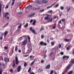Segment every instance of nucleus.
Returning a JSON list of instances; mask_svg holds the SVG:
<instances>
[{"instance_id": "nucleus-60", "label": "nucleus", "mask_w": 74, "mask_h": 74, "mask_svg": "<svg viewBox=\"0 0 74 74\" xmlns=\"http://www.w3.org/2000/svg\"><path fill=\"white\" fill-rule=\"evenodd\" d=\"M10 71L11 73H12L13 72V70L12 69H11L10 70Z\"/></svg>"}, {"instance_id": "nucleus-54", "label": "nucleus", "mask_w": 74, "mask_h": 74, "mask_svg": "<svg viewBox=\"0 0 74 74\" xmlns=\"http://www.w3.org/2000/svg\"><path fill=\"white\" fill-rule=\"evenodd\" d=\"M58 27H59L60 28V24L58 23Z\"/></svg>"}, {"instance_id": "nucleus-48", "label": "nucleus", "mask_w": 74, "mask_h": 74, "mask_svg": "<svg viewBox=\"0 0 74 74\" xmlns=\"http://www.w3.org/2000/svg\"><path fill=\"white\" fill-rule=\"evenodd\" d=\"M33 19H31L30 20V23H32V22H33Z\"/></svg>"}, {"instance_id": "nucleus-38", "label": "nucleus", "mask_w": 74, "mask_h": 74, "mask_svg": "<svg viewBox=\"0 0 74 74\" xmlns=\"http://www.w3.org/2000/svg\"><path fill=\"white\" fill-rule=\"evenodd\" d=\"M64 9V8L62 6H61L60 7V9L61 10H63Z\"/></svg>"}, {"instance_id": "nucleus-46", "label": "nucleus", "mask_w": 74, "mask_h": 74, "mask_svg": "<svg viewBox=\"0 0 74 74\" xmlns=\"http://www.w3.org/2000/svg\"><path fill=\"white\" fill-rule=\"evenodd\" d=\"M27 38L28 40H30V37L29 36H28L27 37Z\"/></svg>"}, {"instance_id": "nucleus-1", "label": "nucleus", "mask_w": 74, "mask_h": 74, "mask_svg": "<svg viewBox=\"0 0 74 74\" xmlns=\"http://www.w3.org/2000/svg\"><path fill=\"white\" fill-rule=\"evenodd\" d=\"M71 63L72 64H69L68 66H67V67H69V69L73 65V64H74V59L72 60V61L71 62Z\"/></svg>"}, {"instance_id": "nucleus-58", "label": "nucleus", "mask_w": 74, "mask_h": 74, "mask_svg": "<svg viewBox=\"0 0 74 74\" xmlns=\"http://www.w3.org/2000/svg\"><path fill=\"white\" fill-rule=\"evenodd\" d=\"M0 39L1 40H3V37L1 36L0 37Z\"/></svg>"}, {"instance_id": "nucleus-40", "label": "nucleus", "mask_w": 74, "mask_h": 74, "mask_svg": "<svg viewBox=\"0 0 74 74\" xmlns=\"http://www.w3.org/2000/svg\"><path fill=\"white\" fill-rule=\"evenodd\" d=\"M15 66V64L13 63V64L12 65V66H13V68H14Z\"/></svg>"}, {"instance_id": "nucleus-29", "label": "nucleus", "mask_w": 74, "mask_h": 74, "mask_svg": "<svg viewBox=\"0 0 74 74\" xmlns=\"http://www.w3.org/2000/svg\"><path fill=\"white\" fill-rule=\"evenodd\" d=\"M18 51V47L17 46H16L15 48V51L16 52Z\"/></svg>"}, {"instance_id": "nucleus-10", "label": "nucleus", "mask_w": 74, "mask_h": 74, "mask_svg": "<svg viewBox=\"0 0 74 74\" xmlns=\"http://www.w3.org/2000/svg\"><path fill=\"white\" fill-rule=\"evenodd\" d=\"M42 3H47L48 2V1L46 0H43L42 1Z\"/></svg>"}, {"instance_id": "nucleus-2", "label": "nucleus", "mask_w": 74, "mask_h": 74, "mask_svg": "<svg viewBox=\"0 0 74 74\" xmlns=\"http://www.w3.org/2000/svg\"><path fill=\"white\" fill-rule=\"evenodd\" d=\"M9 15V13L8 12H7L5 13V15L4 16V17L6 18V19H7L8 20H9V17L8 16Z\"/></svg>"}, {"instance_id": "nucleus-43", "label": "nucleus", "mask_w": 74, "mask_h": 74, "mask_svg": "<svg viewBox=\"0 0 74 74\" xmlns=\"http://www.w3.org/2000/svg\"><path fill=\"white\" fill-rule=\"evenodd\" d=\"M44 35H42L41 36V39H43L44 38Z\"/></svg>"}, {"instance_id": "nucleus-30", "label": "nucleus", "mask_w": 74, "mask_h": 74, "mask_svg": "<svg viewBox=\"0 0 74 74\" xmlns=\"http://www.w3.org/2000/svg\"><path fill=\"white\" fill-rule=\"evenodd\" d=\"M21 4H22L21 2H18L17 4L18 5H21Z\"/></svg>"}, {"instance_id": "nucleus-4", "label": "nucleus", "mask_w": 74, "mask_h": 74, "mask_svg": "<svg viewBox=\"0 0 74 74\" xmlns=\"http://www.w3.org/2000/svg\"><path fill=\"white\" fill-rule=\"evenodd\" d=\"M51 17V15L48 14V15H47V17H45L44 19L45 20H48L49 19V17Z\"/></svg>"}, {"instance_id": "nucleus-11", "label": "nucleus", "mask_w": 74, "mask_h": 74, "mask_svg": "<svg viewBox=\"0 0 74 74\" xmlns=\"http://www.w3.org/2000/svg\"><path fill=\"white\" fill-rule=\"evenodd\" d=\"M32 7V5H29L27 6L26 8V9H28V10H29V9H30Z\"/></svg>"}, {"instance_id": "nucleus-15", "label": "nucleus", "mask_w": 74, "mask_h": 74, "mask_svg": "<svg viewBox=\"0 0 74 74\" xmlns=\"http://www.w3.org/2000/svg\"><path fill=\"white\" fill-rule=\"evenodd\" d=\"M35 13H32L29 16L30 17H31L32 16H33L35 15Z\"/></svg>"}, {"instance_id": "nucleus-62", "label": "nucleus", "mask_w": 74, "mask_h": 74, "mask_svg": "<svg viewBox=\"0 0 74 74\" xmlns=\"http://www.w3.org/2000/svg\"><path fill=\"white\" fill-rule=\"evenodd\" d=\"M18 52L19 53H21V50H18Z\"/></svg>"}, {"instance_id": "nucleus-44", "label": "nucleus", "mask_w": 74, "mask_h": 74, "mask_svg": "<svg viewBox=\"0 0 74 74\" xmlns=\"http://www.w3.org/2000/svg\"><path fill=\"white\" fill-rule=\"evenodd\" d=\"M59 24H61L62 23H61V20H59V22H58V23Z\"/></svg>"}, {"instance_id": "nucleus-7", "label": "nucleus", "mask_w": 74, "mask_h": 74, "mask_svg": "<svg viewBox=\"0 0 74 74\" xmlns=\"http://www.w3.org/2000/svg\"><path fill=\"white\" fill-rule=\"evenodd\" d=\"M69 67H66L65 71H64V72L63 73H62V74H64L65 73H66L67 72L69 69Z\"/></svg>"}, {"instance_id": "nucleus-20", "label": "nucleus", "mask_w": 74, "mask_h": 74, "mask_svg": "<svg viewBox=\"0 0 74 74\" xmlns=\"http://www.w3.org/2000/svg\"><path fill=\"white\" fill-rule=\"evenodd\" d=\"M8 33V32H7V31H5L4 32V37L7 35V34Z\"/></svg>"}, {"instance_id": "nucleus-33", "label": "nucleus", "mask_w": 74, "mask_h": 74, "mask_svg": "<svg viewBox=\"0 0 74 74\" xmlns=\"http://www.w3.org/2000/svg\"><path fill=\"white\" fill-rule=\"evenodd\" d=\"M28 26V23H27L26 24L24 25L25 27H27Z\"/></svg>"}, {"instance_id": "nucleus-41", "label": "nucleus", "mask_w": 74, "mask_h": 74, "mask_svg": "<svg viewBox=\"0 0 74 74\" xmlns=\"http://www.w3.org/2000/svg\"><path fill=\"white\" fill-rule=\"evenodd\" d=\"M8 25V23H6L4 25V27H6V26H7V25Z\"/></svg>"}, {"instance_id": "nucleus-36", "label": "nucleus", "mask_w": 74, "mask_h": 74, "mask_svg": "<svg viewBox=\"0 0 74 74\" xmlns=\"http://www.w3.org/2000/svg\"><path fill=\"white\" fill-rule=\"evenodd\" d=\"M35 62V61H33L31 63V65H33V64H34V63Z\"/></svg>"}, {"instance_id": "nucleus-59", "label": "nucleus", "mask_w": 74, "mask_h": 74, "mask_svg": "<svg viewBox=\"0 0 74 74\" xmlns=\"http://www.w3.org/2000/svg\"><path fill=\"white\" fill-rule=\"evenodd\" d=\"M57 17V16H55L54 17H53V19H55Z\"/></svg>"}, {"instance_id": "nucleus-9", "label": "nucleus", "mask_w": 74, "mask_h": 74, "mask_svg": "<svg viewBox=\"0 0 74 74\" xmlns=\"http://www.w3.org/2000/svg\"><path fill=\"white\" fill-rule=\"evenodd\" d=\"M50 68V64H48V65H47L46 67V69H49Z\"/></svg>"}, {"instance_id": "nucleus-35", "label": "nucleus", "mask_w": 74, "mask_h": 74, "mask_svg": "<svg viewBox=\"0 0 74 74\" xmlns=\"http://www.w3.org/2000/svg\"><path fill=\"white\" fill-rule=\"evenodd\" d=\"M71 47V46H68V47L67 48H66V49L67 50H69V48H70V47Z\"/></svg>"}, {"instance_id": "nucleus-17", "label": "nucleus", "mask_w": 74, "mask_h": 74, "mask_svg": "<svg viewBox=\"0 0 74 74\" xmlns=\"http://www.w3.org/2000/svg\"><path fill=\"white\" fill-rule=\"evenodd\" d=\"M61 21L63 23H64L65 24L66 23L65 18H62V19Z\"/></svg>"}, {"instance_id": "nucleus-28", "label": "nucleus", "mask_w": 74, "mask_h": 74, "mask_svg": "<svg viewBox=\"0 0 74 74\" xmlns=\"http://www.w3.org/2000/svg\"><path fill=\"white\" fill-rule=\"evenodd\" d=\"M64 41H65L66 42H68V41H69V40L65 39L64 40Z\"/></svg>"}, {"instance_id": "nucleus-57", "label": "nucleus", "mask_w": 74, "mask_h": 74, "mask_svg": "<svg viewBox=\"0 0 74 74\" xmlns=\"http://www.w3.org/2000/svg\"><path fill=\"white\" fill-rule=\"evenodd\" d=\"M44 30V28H42L40 30V31H41L42 30Z\"/></svg>"}, {"instance_id": "nucleus-61", "label": "nucleus", "mask_w": 74, "mask_h": 74, "mask_svg": "<svg viewBox=\"0 0 74 74\" xmlns=\"http://www.w3.org/2000/svg\"><path fill=\"white\" fill-rule=\"evenodd\" d=\"M60 54L62 55H63L64 54V53L63 52H61Z\"/></svg>"}, {"instance_id": "nucleus-6", "label": "nucleus", "mask_w": 74, "mask_h": 74, "mask_svg": "<svg viewBox=\"0 0 74 74\" xmlns=\"http://www.w3.org/2000/svg\"><path fill=\"white\" fill-rule=\"evenodd\" d=\"M15 60L16 62V64H18L19 63V62L18 61V59L17 56H16L15 58Z\"/></svg>"}, {"instance_id": "nucleus-63", "label": "nucleus", "mask_w": 74, "mask_h": 74, "mask_svg": "<svg viewBox=\"0 0 74 74\" xmlns=\"http://www.w3.org/2000/svg\"><path fill=\"white\" fill-rule=\"evenodd\" d=\"M53 54V52H52L51 54H50V56H51Z\"/></svg>"}, {"instance_id": "nucleus-47", "label": "nucleus", "mask_w": 74, "mask_h": 74, "mask_svg": "<svg viewBox=\"0 0 74 74\" xmlns=\"http://www.w3.org/2000/svg\"><path fill=\"white\" fill-rule=\"evenodd\" d=\"M44 11V9H43L42 10H40L39 11V12H43Z\"/></svg>"}, {"instance_id": "nucleus-27", "label": "nucleus", "mask_w": 74, "mask_h": 74, "mask_svg": "<svg viewBox=\"0 0 74 74\" xmlns=\"http://www.w3.org/2000/svg\"><path fill=\"white\" fill-rule=\"evenodd\" d=\"M31 68L30 67L29 68V69L28 70V72L29 73H30V70H31Z\"/></svg>"}, {"instance_id": "nucleus-26", "label": "nucleus", "mask_w": 74, "mask_h": 74, "mask_svg": "<svg viewBox=\"0 0 74 74\" xmlns=\"http://www.w3.org/2000/svg\"><path fill=\"white\" fill-rule=\"evenodd\" d=\"M36 20H34V22L32 23L33 25H34L36 24Z\"/></svg>"}, {"instance_id": "nucleus-32", "label": "nucleus", "mask_w": 74, "mask_h": 74, "mask_svg": "<svg viewBox=\"0 0 74 74\" xmlns=\"http://www.w3.org/2000/svg\"><path fill=\"white\" fill-rule=\"evenodd\" d=\"M4 61L5 62H7V58H4Z\"/></svg>"}, {"instance_id": "nucleus-49", "label": "nucleus", "mask_w": 74, "mask_h": 74, "mask_svg": "<svg viewBox=\"0 0 74 74\" xmlns=\"http://www.w3.org/2000/svg\"><path fill=\"white\" fill-rule=\"evenodd\" d=\"M44 62V60H42L41 61V63H43Z\"/></svg>"}, {"instance_id": "nucleus-34", "label": "nucleus", "mask_w": 74, "mask_h": 74, "mask_svg": "<svg viewBox=\"0 0 74 74\" xmlns=\"http://www.w3.org/2000/svg\"><path fill=\"white\" fill-rule=\"evenodd\" d=\"M48 13H51V14H52L53 13V11L52 10H50L49 11H48Z\"/></svg>"}, {"instance_id": "nucleus-23", "label": "nucleus", "mask_w": 74, "mask_h": 74, "mask_svg": "<svg viewBox=\"0 0 74 74\" xmlns=\"http://www.w3.org/2000/svg\"><path fill=\"white\" fill-rule=\"evenodd\" d=\"M51 46H53L54 45L55 43L54 42H51Z\"/></svg>"}, {"instance_id": "nucleus-25", "label": "nucleus", "mask_w": 74, "mask_h": 74, "mask_svg": "<svg viewBox=\"0 0 74 74\" xmlns=\"http://www.w3.org/2000/svg\"><path fill=\"white\" fill-rule=\"evenodd\" d=\"M37 4H41V2L40 1H37Z\"/></svg>"}, {"instance_id": "nucleus-16", "label": "nucleus", "mask_w": 74, "mask_h": 74, "mask_svg": "<svg viewBox=\"0 0 74 74\" xmlns=\"http://www.w3.org/2000/svg\"><path fill=\"white\" fill-rule=\"evenodd\" d=\"M63 58L64 59L65 58H66L67 59H68L69 58V57L68 56H63Z\"/></svg>"}, {"instance_id": "nucleus-21", "label": "nucleus", "mask_w": 74, "mask_h": 74, "mask_svg": "<svg viewBox=\"0 0 74 74\" xmlns=\"http://www.w3.org/2000/svg\"><path fill=\"white\" fill-rule=\"evenodd\" d=\"M32 33H34V34H36V32L35 30H34V29H33L32 30Z\"/></svg>"}, {"instance_id": "nucleus-5", "label": "nucleus", "mask_w": 74, "mask_h": 74, "mask_svg": "<svg viewBox=\"0 0 74 74\" xmlns=\"http://www.w3.org/2000/svg\"><path fill=\"white\" fill-rule=\"evenodd\" d=\"M40 45H43L45 46H47V43L45 42L44 43V42L42 41H41L40 42Z\"/></svg>"}, {"instance_id": "nucleus-31", "label": "nucleus", "mask_w": 74, "mask_h": 74, "mask_svg": "<svg viewBox=\"0 0 74 74\" xmlns=\"http://www.w3.org/2000/svg\"><path fill=\"white\" fill-rule=\"evenodd\" d=\"M24 65V67H26V66H27V62L25 63Z\"/></svg>"}, {"instance_id": "nucleus-13", "label": "nucleus", "mask_w": 74, "mask_h": 74, "mask_svg": "<svg viewBox=\"0 0 74 74\" xmlns=\"http://www.w3.org/2000/svg\"><path fill=\"white\" fill-rule=\"evenodd\" d=\"M48 20V22H51L53 20L52 18H49V17Z\"/></svg>"}, {"instance_id": "nucleus-3", "label": "nucleus", "mask_w": 74, "mask_h": 74, "mask_svg": "<svg viewBox=\"0 0 74 74\" xmlns=\"http://www.w3.org/2000/svg\"><path fill=\"white\" fill-rule=\"evenodd\" d=\"M27 42V38H25L23 42H22V45H26Z\"/></svg>"}, {"instance_id": "nucleus-12", "label": "nucleus", "mask_w": 74, "mask_h": 74, "mask_svg": "<svg viewBox=\"0 0 74 74\" xmlns=\"http://www.w3.org/2000/svg\"><path fill=\"white\" fill-rule=\"evenodd\" d=\"M31 10H33V11H36L37 10V8L35 7H33L31 9Z\"/></svg>"}, {"instance_id": "nucleus-53", "label": "nucleus", "mask_w": 74, "mask_h": 74, "mask_svg": "<svg viewBox=\"0 0 74 74\" xmlns=\"http://www.w3.org/2000/svg\"><path fill=\"white\" fill-rule=\"evenodd\" d=\"M2 72H3V71H2V70H0V74H2Z\"/></svg>"}, {"instance_id": "nucleus-8", "label": "nucleus", "mask_w": 74, "mask_h": 74, "mask_svg": "<svg viewBox=\"0 0 74 74\" xmlns=\"http://www.w3.org/2000/svg\"><path fill=\"white\" fill-rule=\"evenodd\" d=\"M21 66L19 65L17 67V72H19L21 71Z\"/></svg>"}, {"instance_id": "nucleus-64", "label": "nucleus", "mask_w": 74, "mask_h": 74, "mask_svg": "<svg viewBox=\"0 0 74 74\" xmlns=\"http://www.w3.org/2000/svg\"><path fill=\"white\" fill-rule=\"evenodd\" d=\"M30 74H34V73L33 72H32L30 73Z\"/></svg>"}, {"instance_id": "nucleus-22", "label": "nucleus", "mask_w": 74, "mask_h": 74, "mask_svg": "<svg viewBox=\"0 0 74 74\" xmlns=\"http://www.w3.org/2000/svg\"><path fill=\"white\" fill-rule=\"evenodd\" d=\"M58 6H59V4L58 3V4H57L54 5V8H57V7H58Z\"/></svg>"}, {"instance_id": "nucleus-19", "label": "nucleus", "mask_w": 74, "mask_h": 74, "mask_svg": "<svg viewBox=\"0 0 74 74\" xmlns=\"http://www.w3.org/2000/svg\"><path fill=\"white\" fill-rule=\"evenodd\" d=\"M56 24H54V25L53 26V29H54L56 28Z\"/></svg>"}, {"instance_id": "nucleus-24", "label": "nucleus", "mask_w": 74, "mask_h": 74, "mask_svg": "<svg viewBox=\"0 0 74 74\" xmlns=\"http://www.w3.org/2000/svg\"><path fill=\"white\" fill-rule=\"evenodd\" d=\"M73 72V71H71L69 72H68L67 74H71Z\"/></svg>"}, {"instance_id": "nucleus-18", "label": "nucleus", "mask_w": 74, "mask_h": 74, "mask_svg": "<svg viewBox=\"0 0 74 74\" xmlns=\"http://www.w3.org/2000/svg\"><path fill=\"white\" fill-rule=\"evenodd\" d=\"M1 8H2V5L1 3H0V13H1Z\"/></svg>"}, {"instance_id": "nucleus-50", "label": "nucleus", "mask_w": 74, "mask_h": 74, "mask_svg": "<svg viewBox=\"0 0 74 74\" xmlns=\"http://www.w3.org/2000/svg\"><path fill=\"white\" fill-rule=\"evenodd\" d=\"M14 3H15V2H13L12 3V5H11V6H12L14 4Z\"/></svg>"}, {"instance_id": "nucleus-52", "label": "nucleus", "mask_w": 74, "mask_h": 74, "mask_svg": "<svg viewBox=\"0 0 74 74\" xmlns=\"http://www.w3.org/2000/svg\"><path fill=\"white\" fill-rule=\"evenodd\" d=\"M17 31L19 32H21V29H17Z\"/></svg>"}, {"instance_id": "nucleus-14", "label": "nucleus", "mask_w": 74, "mask_h": 74, "mask_svg": "<svg viewBox=\"0 0 74 74\" xmlns=\"http://www.w3.org/2000/svg\"><path fill=\"white\" fill-rule=\"evenodd\" d=\"M70 10H71V7L70 6L68 7L67 8V12H69L70 11Z\"/></svg>"}, {"instance_id": "nucleus-39", "label": "nucleus", "mask_w": 74, "mask_h": 74, "mask_svg": "<svg viewBox=\"0 0 74 74\" xmlns=\"http://www.w3.org/2000/svg\"><path fill=\"white\" fill-rule=\"evenodd\" d=\"M33 28H32V27H30L29 28V30L30 31H32V30H33Z\"/></svg>"}, {"instance_id": "nucleus-45", "label": "nucleus", "mask_w": 74, "mask_h": 74, "mask_svg": "<svg viewBox=\"0 0 74 74\" xmlns=\"http://www.w3.org/2000/svg\"><path fill=\"white\" fill-rule=\"evenodd\" d=\"M8 8V5H7L5 7V9H7Z\"/></svg>"}, {"instance_id": "nucleus-56", "label": "nucleus", "mask_w": 74, "mask_h": 74, "mask_svg": "<svg viewBox=\"0 0 74 74\" xmlns=\"http://www.w3.org/2000/svg\"><path fill=\"white\" fill-rule=\"evenodd\" d=\"M51 7H52V6H49L47 7V8L48 9L49 8H51Z\"/></svg>"}, {"instance_id": "nucleus-42", "label": "nucleus", "mask_w": 74, "mask_h": 74, "mask_svg": "<svg viewBox=\"0 0 74 74\" xmlns=\"http://www.w3.org/2000/svg\"><path fill=\"white\" fill-rule=\"evenodd\" d=\"M22 39H23V38H22V37H20L19 38V40H20V41H21V40H22Z\"/></svg>"}, {"instance_id": "nucleus-55", "label": "nucleus", "mask_w": 74, "mask_h": 74, "mask_svg": "<svg viewBox=\"0 0 74 74\" xmlns=\"http://www.w3.org/2000/svg\"><path fill=\"white\" fill-rule=\"evenodd\" d=\"M7 48H7V47H6V46H5V47H4V49H7Z\"/></svg>"}, {"instance_id": "nucleus-51", "label": "nucleus", "mask_w": 74, "mask_h": 74, "mask_svg": "<svg viewBox=\"0 0 74 74\" xmlns=\"http://www.w3.org/2000/svg\"><path fill=\"white\" fill-rule=\"evenodd\" d=\"M64 27H63V26H62V28H61V29L62 30L63 29Z\"/></svg>"}, {"instance_id": "nucleus-37", "label": "nucleus", "mask_w": 74, "mask_h": 74, "mask_svg": "<svg viewBox=\"0 0 74 74\" xmlns=\"http://www.w3.org/2000/svg\"><path fill=\"white\" fill-rule=\"evenodd\" d=\"M53 72H54L53 70H52V71H51L50 74H53Z\"/></svg>"}]
</instances>
